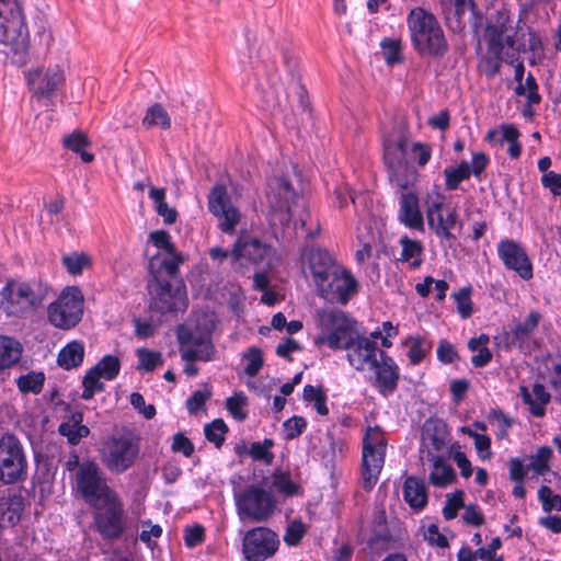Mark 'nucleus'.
Masks as SVG:
<instances>
[{"label":"nucleus","instance_id":"1","mask_svg":"<svg viewBox=\"0 0 561 561\" xmlns=\"http://www.w3.org/2000/svg\"><path fill=\"white\" fill-rule=\"evenodd\" d=\"M266 201L271 208L268 220L273 228L288 225L298 208H301L304 214L295 220V225H299L301 228L307 226L310 214L306 211L298 176L277 175L271 178L267 181Z\"/></svg>","mask_w":561,"mask_h":561},{"label":"nucleus","instance_id":"2","mask_svg":"<svg viewBox=\"0 0 561 561\" xmlns=\"http://www.w3.org/2000/svg\"><path fill=\"white\" fill-rule=\"evenodd\" d=\"M50 287L39 279H8L0 290V309L8 317L23 318L39 309L48 299Z\"/></svg>","mask_w":561,"mask_h":561},{"label":"nucleus","instance_id":"3","mask_svg":"<svg viewBox=\"0 0 561 561\" xmlns=\"http://www.w3.org/2000/svg\"><path fill=\"white\" fill-rule=\"evenodd\" d=\"M409 131L404 124H399L383 139V160L390 180L400 188L413 185L417 172L408 158Z\"/></svg>","mask_w":561,"mask_h":561},{"label":"nucleus","instance_id":"4","mask_svg":"<svg viewBox=\"0 0 561 561\" xmlns=\"http://www.w3.org/2000/svg\"><path fill=\"white\" fill-rule=\"evenodd\" d=\"M316 323L319 333L314 337V344L318 346L327 345L331 350H342L357 333L355 321L339 309L317 310Z\"/></svg>","mask_w":561,"mask_h":561},{"label":"nucleus","instance_id":"5","mask_svg":"<svg viewBox=\"0 0 561 561\" xmlns=\"http://www.w3.org/2000/svg\"><path fill=\"white\" fill-rule=\"evenodd\" d=\"M101 461L113 473H123L131 468L139 454V442L130 433L114 434L106 438L100 449Z\"/></svg>","mask_w":561,"mask_h":561},{"label":"nucleus","instance_id":"6","mask_svg":"<svg viewBox=\"0 0 561 561\" xmlns=\"http://www.w3.org/2000/svg\"><path fill=\"white\" fill-rule=\"evenodd\" d=\"M32 99L41 102L51 100L67 80L66 70L58 64H41L24 71Z\"/></svg>","mask_w":561,"mask_h":561},{"label":"nucleus","instance_id":"7","mask_svg":"<svg viewBox=\"0 0 561 561\" xmlns=\"http://www.w3.org/2000/svg\"><path fill=\"white\" fill-rule=\"evenodd\" d=\"M386 439L379 427H368L363 437L362 486L373 490L385 463Z\"/></svg>","mask_w":561,"mask_h":561},{"label":"nucleus","instance_id":"8","mask_svg":"<svg viewBox=\"0 0 561 561\" xmlns=\"http://www.w3.org/2000/svg\"><path fill=\"white\" fill-rule=\"evenodd\" d=\"M83 295L76 287L65 288L58 298L47 307V321L59 330L75 328L83 316Z\"/></svg>","mask_w":561,"mask_h":561},{"label":"nucleus","instance_id":"9","mask_svg":"<svg viewBox=\"0 0 561 561\" xmlns=\"http://www.w3.org/2000/svg\"><path fill=\"white\" fill-rule=\"evenodd\" d=\"M236 506L241 519L253 523L267 520L276 510V500L271 491L249 485L236 494Z\"/></svg>","mask_w":561,"mask_h":561},{"label":"nucleus","instance_id":"10","mask_svg":"<svg viewBox=\"0 0 561 561\" xmlns=\"http://www.w3.org/2000/svg\"><path fill=\"white\" fill-rule=\"evenodd\" d=\"M92 506L95 510L94 523L99 534L107 540L119 539L127 528V515L117 493Z\"/></svg>","mask_w":561,"mask_h":561},{"label":"nucleus","instance_id":"11","mask_svg":"<svg viewBox=\"0 0 561 561\" xmlns=\"http://www.w3.org/2000/svg\"><path fill=\"white\" fill-rule=\"evenodd\" d=\"M26 457L21 442L12 434L0 438V481L15 483L26 476Z\"/></svg>","mask_w":561,"mask_h":561},{"label":"nucleus","instance_id":"12","mask_svg":"<svg viewBox=\"0 0 561 561\" xmlns=\"http://www.w3.org/2000/svg\"><path fill=\"white\" fill-rule=\"evenodd\" d=\"M76 485L91 506L116 493L107 484L102 470L94 461L85 460L76 472Z\"/></svg>","mask_w":561,"mask_h":561},{"label":"nucleus","instance_id":"13","mask_svg":"<svg viewBox=\"0 0 561 561\" xmlns=\"http://www.w3.org/2000/svg\"><path fill=\"white\" fill-rule=\"evenodd\" d=\"M208 209L217 218L218 228L225 233H233L242 219L239 207L231 201L227 187L216 184L208 195Z\"/></svg>","mask_w":561,"mask_h":561},{"label":"nucleus","instance_id":"14","mask_svg":"<svg viewBox=\"0 0 561 561\" xmlns=\"http://www.w3.org/2000/svg\"><path fill=\"white\" fill-rule=\"evenodd\" d=\"M319 296L330 302L345 305L357 293L356 279L342 266H336L317 287Z\"/></svg>","mask_w":561,"mask_h":561},{"label":"nucleus","instance_id":"15","mask_svg":"<svg viewBox=\"0 0 561 561\" xmlns=\"http://www.w3.org/2000/svg\"><path fill=\"white\" fill-rule=\"evenodd\" d=\"M148 290L151 296V307L161 313L184 310L185 291L180 285H172L171 282L157 276V280H150Z\"/></svg>","mask_w":561,"mask_h":561},{"label":"nucleus","instance_id":"16","mask_svg":"<svg viewBox=\"0 0 561 561\" xmlns=\"http://www.w3.org/2000/svg\"><path fill=\"white\" fill-rule=\"evenodd\" d=\"M278 546L276 533L266 527H255L245 533L242 551L249 561H264L277 551Z\"/></svg>","mask_w":561,"mask_h":561},{"label":"nucleus","instance_id":"17","mask_svg":"<svg viewBox=\"0 0 561 561\" xmlns=\"http://www.w3.org/2000/svg\"><path fill=\"white\" fill-rule=\"evenodd\" d=\"M233 261L241 259L253 264L265 263L274 267L280 262V256L270 245L249 234H240L232 247Z\"/></svg>","mask_w":561,"mask_h":561},{"label":"nucleus","instance_id":"18","mask_svg":"<svg viewBox=\"0 0 561 561\" xmlns=\"http://www.w3.org/2000/svg\"><path fill=\"white\" fill-rule=\"evenodd\" d=\"M426 218L430 229L443 240L455 239L453 229L457 224V211L455 208H444L443 197L438 194L428 195L426 198Z\"/></svg>","mask_w":561,"mask_h":561},{"label":"nucleus","instance_id":"19","mask_svg":"<svg viewBox=\"0 0 561 561\" xmlns=\"http://www.w3.org/2000/svg\"><path fill=\"white\" fill-rule=\"evenodd\" d=\"M181 357L185 362L213 359L214 346L210 337L206 334L194 333L187 329H180L178 332Z\"/></svg>","mask_w":561,"mask_h":561},{"label":"nucleus","instance_id":"20","mask_svg":"<svg viewBox=\"0 0 561 561\" xmlns=\"http://www.w3.org/2000/svg\"><path fill=\"white\" fill-rule=\"evenodd\" d=\"M346 351V357L352 367L356 370L369 368L379 357V352L375 341L358 334V332L342 347Z\"/></svg>","mask_w":561,"mask_h":561},{"label":"nucleus","instance_id":"21","mask_svg":"<svg viewBox=\"0 0 561 561\" xmlns=\"http://www.w3.org/2000/svg\"><path fill=\"white\" fill-rule=\"evenodd\" d=\"M513 46V37H483L479 38L477 49L482 53L479 69L486 77H494L501 68L502 50L504 45Z\"/></svg>","mask_w":561,"mask_h":561},{"label":"nucleus","instance_id":"22","mask_svg":"<svg viewBox=\"0 0 561 561\" xmlns=\"http://www.w3.org/2000/svg\"><path fill=\"white\" fill-rule=\"evenodd\" d=\"M301 261L309 268L316 287L339 266L327 250L313 245L304 248Z\"/></svg>","mask_w":561,"mask_h":561},{"label":"nucleus","instance_id":"23","mask_svg":"<svg viewBox=\"0 0 561 561\" xmlns=\"http://www.w3.org/2000/svg\"><path fill=\"white\" fill-rule=\"evenodd\" d=\"M497 252L507 268L515 271L524 279L531 278V263L525 250L519 244L513 240L501 241Z\"/></svg>","mask_w":561,"mask_h":561},{"label":"nucleus","instance_id":"24","mask_svg":"<svg viewBox=\"0 0 561 561\" xmlns=\"http://www.w3.org/2000/svg\"><path fill=\"white\" fill-rule=\"evenodd\" d=\"M369 369L375 370L376 387L381 394L388 396L397 389L400 376L399 367L385 352H379V357Z\"/></svg>","mask_w":561,"mask_h":561},{"label":"nucleus","instance_id":"25","mask_svg":"<svg viewBox=\"0 0 561 561\" xmlns=\"http://www.w3.org/2000/svg\"><path fill=\"white\" fill-rule=\"evenodd\" d=\"M33 55L37 54L30 37H0V56L12 65L22 67Z\"/></svg>","mask_w":561,"mask_h":561},{"label":"nucleus","instance_id":"26","mask_svg":"<svg viewBox=\"0 0 561 561\" xmlns=\"http://www.w3.org/2000/svg\"><path fill=\"white\" fill-rule=\"evenodd\" d=\"M540 320V312L534 310L523 322L515 324L511 331L504 332L500 339L506 348L517 347L519 350H524L528 345L529 340L537 329Z\"/></svg>","mask_w":561,"mask_h":561},{"label":"nucleus","instance_id":"27","mask_svg":"<svg viewBox=\"0 0 561 561\" xmlns=\"http://www.w3.org/2000/svg\"><path fill=\"white\" fill-rule=\"evenodd\" d=\"M445 13L446 24L451 33H466L465 16L471 15L468 10L473 5L472 0H439Z\"/></svg>","mask_w":561,"mask_h":561},{"label":"nucleus","instance_id":"28","mask_svg":"<svg viewBox=\"0 0 561 561\" xmlns=\"http://www.w3.org/2000/svg\"><path fill=\"white\" fill-rule=\"evenodd\" d=\"M23 14L18 0H0V35H21Z\"/></svg>","mask_w":561,"mask_h":561},{"label":"nucleus","instance_id":"29","mask_svg":"<svg viewBox=\"0 0 561 561\" xmlns=\"http://www.w3.org/2000/svg\"><path fill=\"white\" fill-rule=\"evenodd\" d=\"M408 26L412 35H442V30L435 15L421 7L410 11Z\"/></svg>","mask_w":561,"mask_h":561},{"label":"nucleus","instance_id":"30","mask_svg":"<svg viewBox=\"0 0 561 561\" xmlns=\"http://www.w3.org/2000/svg\"><path fill=\"white\" fill-rule=\"evenodd\" d=\"M183 262V259L175 251L165 254H154L149 262V272L152 276V280H157V276L160 278L174 279L179 273V266Z\"/></svg>","mask_w":561,"mask_h":561},{"label":"nucleus","instance_id":"31","mask_svg":"<svg viewBox=\"0 0 561 561\" xmlns=\"http://www.w3.org/2000/svg\"><path fill=\"white\" fill-rule=\"evenodd\" d=\"M24 511V499L20 493L8 492L0 496V527H13Z\"/></svg>","mask_w":561,"mask_h":561},{"label":"nucleus","instance_id":"32","mask_svg":"<svg viewBox=\"0 0 561 561\" xmlns=\"http://www.w3.org/2000/svg\"><path fill=\"white\" fill-rule=\"evenodd\" d=\"M399 219L410 228L420 229L423 227V217L415 194L403 193L401 195Z\"/></svg>","mask_w":561,"mask_h":561},{"label":"nucleus","instance_id":"33","mask_svg":"<svg viewBox=\"0 0 561 561\" xmlns=\"http://www.w3.org/2000/svg\"><path fill=\"white\" fill-rule=\"evenodd\" d=\"M428 460L432 463L428 481L437 488H445L456 480V473L450 463L440 456L430 454Z\"/></svg>","mask_w":561,"mask_h":561},{"label":"nucleus","instance_id":"34","mask_svg":"<svg viewBox=\"0 0 561 561\" xmlns=\"http://www.w3.org/2000/svg\"><path fill=\"white\" fill-rule=\"evenodd\" d=\"M403 497L411 508L423 510L428 499L424 482L415 477L407 478L403 484Z\"/></svg>","mask_w":561,"mask_h":561},{"label":"nucleus","instance_id":"35","mask_svg":"<svg viewBox=\"0 0 561 561\" xmlns=\"http://www.w3.org/2000/svg\"><path fill=\"white\" fill-rule=\"evenodd\" d=\"M62 146L79 154L84 163H91L94 160V154L87 151V148L91 147V140L88 135L82 130H73L62 138Z\"/></svg>","mask_w":561,"mask_h":561},{"label":"nucleus","instance_id":"36","mask_svg":"<svg viewBox=\"0 0 561 561\" xmlns=\"http://www.w3.org/2000/svg\"><path fill=\"white\" fill-rule=\"evenodd\" d=\"M23 353L22 344L14 337L0 335V370L19 363Z\"/></svg>","mask_w":561,"mask_h":561},{"label":"nucleus","instance_id":"37","mask_svg":"<svg viewBox=\"0 0 561 561\" xmlns=\"http://www.w3.org/2000/svg\"><path fill=\"white\" fill-rule=\"evenodd\" d=\"M84 357V346L80 341H72L64 346L57 356L58 365L64 369H72L81 365Z\"/></svg>","mask_w":561,"mask_h":561},{"label":"nucleus","instance_id":"38","mask_svg":"<svg viewBox=\"0 0 561 561\" xmlns=\"http://www.w3.org/2000/svg\"><path fill=\"white\" fill-rule=\"evenodd\" d=\"M83 416L81 413H73L70 419L61 423L59 426V433L68 438V442L72 445H77L81 438L87 437L90 433L88 426L82 425Z\"/></svg>","mask_w":561,"mask_h":561},{"label":"nucleus","instance_id":"39","mask_svg":"<svg viewBox=\"0 0 561 561\" xmlns=\"http://www.w3.org/2000/svg\"><path fill=\"white\" fill-rule=\"evenodd\" d=\"M414 47L422 55L442 56L447 50L445 37H412Z\"/></svg>","mask_w":561,"mask_h":561},{"label":"nucleus","instance_id":"40","mask_svg":"<svg viewBox=\"0 0 561 561\" xmlns=\"http://www.w3.org/2000/svg\"><path fill=\"white\" fill-rule=\"evenodd\" d=\"M380 54L388 66H394L403 61L402 45L398 37H383L380 43Z\"/></svg>","mask_w":561,"mask_h":561},{"label":"nucleus","instance_id":"41","mask_svg":"<svg viewBox=\"0 0 561 561\" xmlns=\"http://www.w3.org/2000/svg\"><path fill=\"white\" fill-rule=\"evenodd\" d=\"M149 196L154 203L157 213L163 217L167 225L175 222L178 213L173 207H170L165 202V190L151 187Z\"/></svg>","mask_w":561,"mask_h":561},{"label":"nucleus","instance_id":"42","mask_svg":"<svg viewBox=\"0 0 561 561\" xmlns=\"http://www.w3.org/2000/svg\"><path fill=\"white\" fill-rule=\"evenodd\" d=\"M400 245L402 248L401 260L409 262L414 268L419 267L422 263L421 254L423 251L421 242L404 236L400 239Z\"/></svg>","mask_w":561,"mask_h":561},{"label":"nucleus","instance_id":"43","mask_svg":"<svg viewBox=\"0 0 561 561\" xmlns=\"http://www.w3.org/2000/svg\"><path fill=\"white\" fill-rule=\"evenodd\" d=\"M446 188L454 191L458 188L459 184L470 178L471 169L467 161H462L457 167L446 168L444 170Z\"/></svg>","mask_w":561,"mask_h":561},{"label":"nucleus","instance_id":"44","mask_svg":"<svg viewBox=\"0 0 561 561\" xmlns=\"http://www.w3.org/2000/svg\"><path fill=\"white\" fill-rule=\"evenodd\" d=\"M302 397L305 401L313 402V407L320 415L324 416L329 413V409L327 407V394L322 387L306 385L304 387Z\"/></svg>","mask_w":561,"mask_h":561},{"label":"nucleus","instance_id":"45","mask_svg":"<svg viewBox=\"0 0 561 561\" xmlns=\"http://www.w3.org/2000/svg\"><path fill=\"white\" fill-rule=\"evenodd\" d=\"M142 124L147 127L160 126L163 129H169L171 127V118L163 106L156 103L148 108Z\"/></svg>","mask_w":561,"mask_h":561},{"label":"nucleus","instance_id":"46","mask_svg":"<svg viewBox=\"0 0 561 561\" xmlns=\"http://www.w3.org/2000/svg\"><path fill=\"white\" fill-rule=\"evenodd\" d=\"M136 355L138 357L137 370L139 371H152L156 367L163 364L162 355L159 352L138 348Z\"/></svg>","mask_w":561,"mask_h":561},{"label":"nucleus","instance_id":"47","mask_svg":"<svg viewBox=\"0 0 561 561\" xmlns=\"http://www.w3.org/2000/svg\"><path fill=\"white\" fill-rule=\"evenodd\" d=\"M61 262L70 275L77 276L91 265V257L85 253H71L62 256Z\"/></svg>","mask_w":561,"mask_h":561},{"label":"nucleus","instance_id":"48","mask_svg":"<svg viewBox=\"0 0 561 561\" xmlns=\"http://www.w3.org/2000/svg\"><path fill=\"white\" fill-rule=\"evenodd\" d=\"M91 369L96 371L99 376L103 377L104 379L112 380L118 375L121 363L118 357L106 355Z\"/></svg>","mask_w":561,"mask_h":561},{"label":"nucleus","instance_id":"49","mask_svg":"<svg viewBox=\"0 0 561 561\" xmlns=\"http://www.w3.org/2000/svg\"><path fill=\"white\" fill-rule=\"evenodd\" d=\"M45 381V376L43 373H30L27 375L21 376L16 383L18 388L21 392L27 393L33 392L35 394L39 393L43 389Z\"/></svg>","mask_w":561,"mask_h":561},{"label":"nucleus","instance_id":"50","mask_svg":"<svg viewBox=\"0 0 561 561\" xmlns=\"http://www.w3.org/2000/svg\"><path fill=\"white\" fill-rule=\"evenodd\" d=\"M101 376L93 369H89L83 377V392L81 394L82 399L90 400L96 392H102L104 390V383L101 381Z\"/></svg>","mask_w":561,"mask_h":561},{"label":"nucleus","instance_id":"51","mask_svg":"<svg viewBox=\"0 0 561 561\" xmlns=\"http://www.w3.org/2000/svg\"><path fill=\"white\" fill-rule=\"evenodd\" d=\"M519 137V131L514 125H502V138L500 142L503 144L507 141L510 144L507 152L511 158L516 159L520 156V145L517 141Z\"/></svg>","mask_w":561,"mask_h":561},{"label":"nucleus","instance_id":"52","mask_svg":"<svg viewBox=\"0 0 561 561\" xmlns=\"http://www.w3.org/2000/svg\"><path fill=\"white\" fill-rule=\"evenodd\" d=\"M471 291V287H463L459 291L453 294L457 305V310L463 319L471 317L473 312Z\"/></svg>","mask_w":561,"mask_h":561},{"label":"nucleus","instance_id":"53","mask_svg":"<svg viewBox=\"0 0 561 561\" xmlns=\"http://www.w3.org/2000/svg\"><path fill=\"white\" fill-rule=\"evenodd\" d=\"M552 450L549 447H540L535 455L530 457L529 469L537 474H543L549 470V460Z\"/></svg>","mask_w":561,"mask_h":561},{"label":"nucleus","instance_id":"54","mask_svg":"<svg viewBox=\"0 0 561 561\" xmlns=\"http://www.w3.org/2000/svg\"><path fill=\"white\" fill-rule=\"evenodd\" d=\"M538 499L546 513H550L551 511H561V496L559 494H554L548 485L539 488Z\"/></svg>","mask_w":561,"mask_h":561},{"label":"nucleus","instance_id":"55","mask_svg":"<svg viewBox=\"0 0 561 561\" xmlns=\"http://www.w3.org/2000/svg\"><path fill=\"white\" fill-rule=\"evenodd\" d=\"M204 432L209 442L214 443L216 447H220L225 440V434L228 432V427L222 420L217 419L210 424H207Z\"/></svg>","mask_w":561,"mask_h":561},{"label":"nucleus","instance_id":"56","mask_svg":"<svg viewBox=\"0 0 561 561\" xmlns=\"http://www.w3.org/2000/svg\"><path fill=\"white\" fill-rule=\"evenodd\" d=\"M538 85L535 78L529 75L525 82H519L515 89L516 94L524 95L528 104H538L540 95L538 94Z\"/></svg>","mask_w":561,"mask_h":561},{"label":"nucleus","instance_id":"57","mask_svg":"<svg viewBox=\"0 0 561 561\" xmlns=\"http://www.w3.org/2000/svg\"><path fill=\"white\" fill-rule=\"evenodd\" d=\"M245 405L247 397L242 393H236L226 400V409L238 421H243L247 419V413L243 410Z\"/></svg>","mask_w":561,"mask_h":561},{"label":"nucleus","instance_id":"58","mask_svg":"<svg viewBox=\"0 0 561 561\" xmlns=\"http://www.w3.org/2000/svg\"><path fill=\"white\" fill-rule=\"evenodd\" d=\"M508 14L506 11H496L488 22L489 35H503L507 32Z\"/></svg>","mask_w":561,"mask_h":561},{"label":"nucleus","instance_id":"59","mask_svg":"<svg viewBox=\"0 0 561 561\" xmlns=\"http://www.w3.org/2000/svg\"><path fill=\"white\" fill-rule=\"evenodd\" d=\"M243 357L248 360V365L244 368L245 374L250 377L256 376L263 366L262 351L257 347H251Z\"/></svg>","mask_w":561,"mask_h":561},{"label":"nucleus","instance_id":"60","mask_svg":"<svg viewBox=\"0 0 561 561\" xmlns=\"http://www.w3.org/2000/svg\"><path fill=\"white\" fill-rule=\"evenodd\" d=\"M465 507L463 505V492L456 491L453 494H447L446 503L443 508L444 517L450 520L457 516L458 510Z\"/></svg>","mask_w":561,"mask_h":561},{"label":"nucleus","instance_id":"61","mask_svg":"<svg viewBox=\"0 0 561 561\" xmlns=\"http://www.w3.org/2000/svg\"><path fill=\"white\" fill-rule=\"evenodd\" d=\"M51 32L50 24L45 13L38 12L31 23V25H25L23 22V33L28 35L30 33H34L35 35H44L45 33Z\"/></svg>","mask_w":561,"mask_h":561},{"label":"nucleus","instance_id":"62","mask_svg":"<svg viewBox=\"0 0 561 561\" xmlns=\"http://www.w3.org/2000/svg\"><path fill=\"white\" fill-rule=\"evenodd\" d=\"M408 158L410 162L417 161L421 167H424L431 158V147L421 142L408 144Z\"/></svg>","mask_w":561,"mask_h":561},{"label":"nucleus","instance_id":"63","mask_svg":"<svg viewBox=\"0 0 561 561\" xmlns=\"http://www.w3.org/2000/svg\"><path fill=\"white\" fill-rule=\"evenodd\" d=\"M272 446V439H265L263 443H253L250 448V455L254 460H264L266 463H271L274 459V455L270 451Z\"/></svg>","mask_w":561,"mask_h":561},{"label":"nucleus","instance_id":"64","mask_svg":"<svg viewBox=\"0 0 561 561\" xmlns=\"http://www.w3.org/2000/svg\"><path fill=\"white\" fill-rule=\"evenodd\" d=\"M305 534V524L300 520H295L287 527L286 534L284 536V541L288 546H296L300 542Z\"/></svg>","mask_w":561,"mask_h":561}]
</instances>
